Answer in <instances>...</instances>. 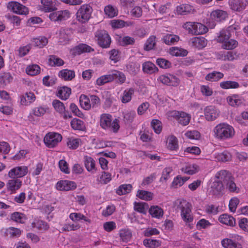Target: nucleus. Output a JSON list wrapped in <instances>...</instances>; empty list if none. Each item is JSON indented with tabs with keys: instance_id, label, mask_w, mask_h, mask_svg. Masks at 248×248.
<instances>
[{
	"instance_id": "obj_4",
	"label": "nucleus",
	"mask_w": 248,
	"mask_h": 248,
	"mask_svg": "<svg viewBox=\"0 0 248 248\" xmlns=\"http://www.w3.org/2000/svg\"><path fill=\"white\" fill-rule=\"evenodd\" d=\"M98 45L102 48H108L111 43V38L108 32L104 30H97L94 34Z\"/></svg>"
},
{
	"instance_id": "obj_56",
	"label": "nucleus",
	"mask_w": 248,
	"mask_h": 248,
	"mask_svg": "<svg viewBox=\"0 0 248 248\" xmlns=\"http://www.w3.org/2000/svg\"><path fill=\"white\" fill-rule=\"evenodd\" d=\"M157 64L161 68L167 69L171 67V62L164 58H158L156 60Z\"/></svg>"
},
{
	"instance_id": "obj_50",
	"label": "nucleus",
	"mask_w": 248,
	"mask_h": 248,
	"mask_svg": "<svg viewBox=\"0 0 248 248\" xmlns=\"http://www.w3.org/2000/svg\"><path fill=\"white\" fill-rule=\"evenodd\" d=\"M32 226L39 230H47L49 229V226L47 223L41 220H38L33 222L32 223Z\"/></svg>"
},
{
	"instance_id": "obj_1",
	"label": "nucleus",
	"mask_w": 248,
	"mask_h": 248,
	"mask_svg": "<svg viewBox=\"0 0 248 248\" xmlns=\"http://www.w3.org/2000/svg\"><path fill=\"white\" fill-rule=\"evenodd\" d=\"M215 137L220 140H226L232 137L234 135L233 128L226 123L217 124L214 128Z\"/></svg>"
},
{
	"instance_id": "obj_33",
	"label": "nucleus",
	"mask_w": 248,
	"mask_h": 248,
	"mask_svg": "<svg viewBox=\"0 0 248 248\" xmlns=\"http://www.w3.org/2000/svg\"><path fill=\"white\" fill-rule=\"evenodd\" d=\"M35 96L33 93H29L23 95L21 98V103L22 105H27L29 103H31L34 101Z\"/></svg>"
},
{
	"instance_id": "obj_22",
	"label": "nucleus",
	"mask_w": 248,
	"mask_h": 248,
	"mask_svg": "<svg viewBox=\"0 0 248 248\" xmlns=\"http://www.w3.org/2000/svg\"><path fill=\"white\" fill-rule=\"evenodd\" d=\"M71 93V88L66 86L61 87L58 92L57 96L62 100L67 99Z\"/></svg>"
},
{
	"instance_id": "obj_62",
	"label": "nucleus",
	"mask_w": 248,
	"mask_h": 248,
	"mask_svg": "<svg viewBox=\"0 0 248 248\" xmlns=\"http://www.w3.org/2000/svg\"><path fill=\"white\" fill-rule=\"evenodd\" d=\"M239 203V200L237 198L234 197L231 199L229 204V210L232 212H234Z\"/></svg>"
},
{
	"instance_id": "obj_12",
	"label": "nucleus",
	"mask_w": 248,
	"mask_h": 248,
	"mask_svg": "<svg viewBox=\"0 0 248 248\" xmlns=\"http://www.w3.org/2000/svg\"><path fill=\"white\" fill-rule=\"evenodd\" d=\"M42 7L40 9L46 13H50L57 10L56 0H41Z\"/></svg>"
},
{
	"instance_id": "obj_48",
	"label": "nucleus",
	"mask_w": 248,
	"mask_h": 248,
	"mask_svg": "<svg viewBox=\"0 0 248 248\" xmlns=\"http://www.w3.org/2000/svg\"><path fill=\"white\" fill-rule=\"evenodd\" d=\"M120 236L123 242H127L132 237V233L128 229L122 230L120 232Z\"/></svg>"
},
{
	"instance_id": "obj_57",
	"label": "nucleus",
	"mask_w": 248,
	"mask_h": 248,
	"mask_svg": "<svg viewBox=\"0 0 248 248\" xmlns=\"http://www.w3.org/2000/svg\"><path fill=\"white\" fill-rule=\"evenodd\" d=\"M216 158L219 161L226 162L231 159V155L229 152L224 151L222 153H218L216 155Z\"/></svg>"
},
{
	"instance_id": "obj_59",
	"label": "nucleus",
	"mask_w": 248,
	"mask_h": 248,
	"mask_svg": "<svg viewBox=\"0 0 248 248\" xmlns=\"http://www.w3.org/2000/svg\"><path fill=\"white\" fill-rule=\"evenodd\" d=\"M161 122L157 119H154L151 122V126L156 134H159L162 130Z\"/></svg>"
},
{
	"instance_id": "obj_40",
	"label": "nucleus",
	"mask_w": 248,
	"mask_h": 248,
	"mask_svg": "<svg viewBox=\"0 0 248 248\" xmlns=\"http://www.w3.org/2000/svg\"><path fill=\"white\" fill-rule=\"evenodd\" d=\"M132 188L130 184H123L119 186L116 193L119 195L126 194L131 191Z\"/></svg>"
},
{
	"instance_id": "obj_58",
	"label": "nucleus",
	"mask_w": 248,
	"mask_h": 248,
	"mask_svg": "<svg viewBox=\"0 0 248 248\" xmlns=\"http://www.w3.org/2000/svg\"><path fill=\"white\" fill-rule=\"evenodd\" d=\"M226 187L231 192L238 193L240 189L237 187L233 181V178H232L230 181L226 184Z\"/></svg>"
},
{
	"instance_id": "obj_8",
	"label": "nucleus",
	"mask_w": 248,
	"mask_h": 248,
	"mask_svg": "<svg viewBox=\"0 0 248 248\" xmlns=\"http://www.w3.org/2000/svg\"><path fill=\"white\" fill-rule=\"evenodd\" d=\"M7 7L10 10L16 14L27 16L29 14L28 8L17 2H9Z\"/></svg>"
},
{
	"instance_id": "obj_63",
	"label": "nucleus",
	"mask_w": 248,
	"mask_h": 248,
	"mask_svg": "<svg viewBox=\"0 0 248 248\" xmlns=\"http://www.w3.org/2000/svg\"><path fill=\"white\" fill-rule=\"evenodd\" d=\"M111 176L110 173L104 171L100 177V180L98 179V181L101 183L107 184L111 180Z\"/></svg>"
},
{
	"instance_id": "obj_60",
	"label": "nucleus",
	"mask_w": 248,
	"mask_h": 248,
	"mask_svg": "<svg viewBox=\"0 0 248 248\" xmlns=\"http://www.w3.org/2000/svg\"><path fill=\"white\" fill-rule=\"evenodd\" d=\"M111 25L113 28H121L129 25L127 22L122 20H113L111 21Z\"/></svg>"
},
{
	"instance_id": "obj_26",
	"label": "nucleus",
	"mask_w": 248,
	"mask_h": 248,
	"mask_svg": "<svg viewBox=\"0 0 248 248\" xmlns=\"http://www.w3.org/2000/svg\"><path fill=\"white\" fill-rule=\"evenodd\" d=\"M48 43L47 39L44 36H41L37 38H33L31 41L32 45L39 48H43Z\"/></svg>"
},
{
	"instance_id": "obj_19",
	"label": "nucleus",
	"mask_w": 248,
	"mask_h": 248,
	"mask_svg": "<svg viewBox=\"0 0 248 248\" xmlns=\"http://www.w3.org/2000/svg\"><path fill=\"white\" fill-rule=\"evenodd\" d=\"M84 162L88 171L94 173L96 171L95 162L92 157L87 155L84 156Z\"/></svg>"
},
{
	"instance_id": "obj_35",
	"label": "nucleus",
	"mask_w": 248,
	"mask_h": 248,
	"mask_svg": "<svg viewBox=\"0 0 248 248\" xmlns=\"http://www.w3.org/2000/svg\"><path fill=\"white\" fill-rule=\"evenodd\" d=\"M199 170V167L196 164L190 165L182 168V170L185 173L192 175L197 172Z\"/></svg>"
},
{
	"instance_id": "obj_24",
	"label": "nucleus",
	"mask_w": 248,
	"mask_h": 248,
	"mask_svg": "<svg viewBox=\"0 0 248 248\" xmlns=\"http://www.w3.org/2000/svg\"><path fill=\"white\" fill-rule=\"evenodd\" d=\"M221 244L224 248H242L241 245L231 239H224Z\"/></svg>"
},
{
	"instance_id": "obj_39",
	"label": "nucleus",
	"mask_w": 248,
	"mask_h": 248,
	"mask_svg": "<svg viewBox=\"0 0 248 248\" xmlns=\"http://www.w3.org/2000/svg\"><path fill=\"white\" fill-rule=\"evenodd\" d=\"M223 74L219 72H213L209 73L205 77L207 80L215 81H217L223 77Z\"/></svg>"
},
{
	"instance_id": "obj_10",
	"label": "nucleus",
	"mask_w": 248,
	"mask_h": 248,
	"mask_svg": "<svg viewBox=\"0 0 248 248\" xmlns=\"http://www.w3.org/2000/svg\"><path fill=\"white\" fill-rule=\"evenodd\" d=\"M158 79L164 84L172 86H177L180 83L179 79L176 76L171 74L161 75Z\"/></svg>"
},
{
	"instance_id": "obj_15",
	"label": "nucleus",
	"mask_w": 248,
	"mask_h": 248,
	"mask_svg": "<svg viewBox=\"0 0 248 248\" xmlns=\"http://www.w3.org/2000/svg\"><path fill=\"white\" fill-rule=\"evenodd\" d=\"M190 213V204L189 202L182 206L181 215L182 219L185 222H190L193 220V217L191 216Z\"/></svg>"
},
{
	"instance_id": "obj_14",
	"label": "nucleus",
	"mask_w": 248,
	"mask_h": 248,
	"mask_svg": "<svg viewBox=\"0 0 248 248\" xmlns=\"http://www.w3.org/2000/svg\"><path fill=\"white\" fill-rule=\"evenodd\" d=\"M93 51H94V49L90 46L86 44H81L72 48L71 52L72 55L76 56L83 53L90 52Z\"/></svg>"
},
{
	"instance_id": "obj_28",
	"label": "nucleus",
	"mask_w": 248,
	"mask_h": 248,
	"mask_svg": "<svg viewBox=\"0 0 248 248\" xmlns=\"http://www.w3.org/2000/svg\"><path fill=\"white\" fill-rule=\"evenodd\" d=\"M143 245L148 248H157L161 246V242L152 239H145L143 242Z\"/></svg>"
},
{
	"instance_id": "obj_11",
	"label": "nucleus",
	"mask_w": 248,
	"mask_h": 248,
	"mask_svg": "<svg viewBox=\"0 0 248 248\" xmlns=\"http://www.w3.org/2000/svg\"><path fill=\"white\" fill-rule=\"evenodd\" d=\"M76 187L77 185L74 182L66 180L60 181L56 185V188L59 190L69 191L74 190Z\"/></svg>"
},
{
	"instance_id": "obj_34",
	"label": "nucleus",
	"mask_w": 248,
	"mask_h": 248,
	"mask_svg": "<svg viewBox=\"0 0 248 248\" xmlns=\"http://www.w3.org/2000/svg\"><path fill=\"white\" fill-rule=\"evenodd\" d=\"M188 177H181L177 176L175 177L171 184L172 187L177 188L181 186L184 184L188 180Z\"/></svg>"
},
{
	"instance_id": "obj_38",
	"label": "nucleus",
	"mask_w": 248,
	"mask_h": 248,
	"mask_svg": "<svg viewBox=\"0 0 248 248\" xmlns=\"http://www.w3.org/2000/svg\"><path fill=\"white\" fill-rule=\"evenodd\" d=\"M162 40L166 44L171 45L179 40V37L177 35L167 34L163 38Z\"/></svg>"
},
{
	"instance_id": "obj_18",
	"label": "nucleus",
	"mask_w": 248,
	"mask_h": 248,
	"mask_svg": "<svg viewBox=\"0 0 248 248\" xmlns=\"http://www.w3.org/2000/svg\"><path fill=\"white\" fill-rule=\"evenodd\" d=\"M58 76L65 81H70L75 78V73L74 70L65 69L61 70L59 72Z\"/></svg>"
},
{
	"instance_id": "obj_36",
	"label": "nucleus",
	"mask_w": 248,
	"mask_h": 248,
	"mask_svg": "<svg viewBox=\"0 0 248 248\" xmlns=\"http://www.w3.org/2000/svg\"><path fill=\"white\" fill-rule=\"evenodd\" d=\"M137 196L140 199L145 201H150L153 199V194L148 191L139 190Z\"/></svg>"
},
{
	"instance_id": "obj_6",
	"label": "nucleus",
	"mask_w": 248,
	"mask_h": 248,
	"mask_svg": "<svg viewBox=\"0 0 248 248\" xmlns=\"http://www.w3.org/2000/svg\"><path fill=\"white\" fill-rule=\"evenodd\" d=\"M62 140V136L58 133L50 132L44 138V143L48 148H53Z\"/></svg>"
},
{
	"instance_id": "obj_2",
	"label": "nucleus",
	"mask_w": 248,
	"mask_h": 248,
	"mask_svg": "<svg viewBox=\"0 0 248 248\" xmlns=\"http://www.w3.org/2000/svg\"><path fill=\"white\" fill-rule=\"evenodd\" d=\"M113 80H117V82L123 83L125 80L124 74L117 70L112 71L109 74L102 76L96 80V84L101 86L104 84L112 81Z\"/></svg>"
},
{
	"instance_id": "obj_32",
	"label": "nucleus",
	"mask_w": 248,
	"mask_h": 248,
	"mask_svg": "<svg viewBox=\"0 0 248 248\" xmlns=\"http://www.w3.org/2000/svg\"><path fill=\"white\" fill-rule=\"evenodd\" d=\"M148 208L149 206L147 203L137 202L134 203V210L140 213L146 214Z\"/></svg>"
},
{
	"instance_id": "obj_30",
	"label": "nucleus",
	"mask_w": 248,
	"mask_h": 248,
	"mask_svg": "<svg viewBox=\"0 0 248 248\" xmlns=\"http://www.w3.org/2000/svg\"><path fill=\"white\" fill-rule=\"evenodd\" d=\"M48 63L51 66H60L64 64V61L55 55H50L48 59Z\"/></svg>"
},
{
	"instance_id": "obj_44",
	"label": "nucleus",
	"mask_w": 248,
	"mask_h": 248,
	"mask_svg": "<svg viewBox=\"0 0 248 248\" xmlns=\"http://www.w3.org/2000/svg\"><path fill=\"white\" fill-rule=\"evenodd\" d=\"M40 68L37 64H32L29 65L26 69V72L27 74L31 76H35L39 73Z\"/></svg>"
},
{
	"instance_id": "obj_53",
	"label": "nucleus",
	"mask_w": 248,
	"mask_h": 248,
	"mask_svg": "<svg viewBox=\"0 0 248 248\" xmlns=\"http://www.w3.org/2000/svg\"><path fill=\"white\" fill-rule=\"evenodd\" d=\"M52 106L55 110L60 113H62L65 108L64 104L59 100L55 99L52 102Z\"/></svg>"
},
{
	"instance_id": "obj_21",
	"label": "nucleus",
	"mask_w": 248,
	"mask_h": 248,
	"mask_svg": "<svg viewBox=\"0 0 248 248\" xmlns=\"http://www.w3.org/2000/svg\"><path fill=\"white\" fill-rule=\"evenodd\" d=\"M218 220L221 223L230 226H233L235 224V218L227 214H223L220 216Z\"/></svg>"
},
{
	"instance_id": "obj_37",
	"label": "nucleus",
	"mask_w": 248,
	"mask_h": 248,
	"mask_svg": "<svg viewBox=\"0 0 248 248\" xmlns=\"http://www.w3.org/2000/svg\"><path fill=\"white\" fill-rule=\"evenodd\" d=\"M69 40L68 34L66 33L65 29H62L60 30L59 33L58 43L62 45H64L68 43Z\"/></svg>"
},
{
	"instance_id": "obj_29",
	"label": "nucleus",
	"mask_w": 248,
	"mask_h": 248,
	"mask_svg": "<svg viewBox=\"0 0 248 248\" xmlns=\"http://www.w3.org/2000/svg\"><path fill=\"white\" fill-rule=\"evenodd\" d=\"M231 34L229 30H222L219 32L217 41L222 44L227 41L231 37Z\"/></svg>"
},
{
	"instance_id": "obj_5",
	"label": "nucleus",
	"mask_w": 248,
	"mask_h": 248,
	"mask_svg": "<svg viewBox=\"0 0 248 248\" xmlns=\"http://www.w3.org/2000/svg\"><path fill=\"white\" fill-rule=\"evenodd\" d=\"M183 27L188 30L189 32L195 35L204 34L208 31L205 26L198 22H186Z\"/></svg>"
},
{
	"instance_id": "obj_23",
	"label": "nucleus",
	"mask_w": 248,
	"mask_h": 248,
	"mask_svg": "<svg viewBox=\"0 0 248 248\" xmlns=\"http://www.w3.org/2000/svg\"><path fill=\"white\" fill-rule=\"evenodd\" d=\"M22 185V181L18 178H12L8 181L7 187L11 191H15L19 189Z\"/></svg>"
},
{
	"instance_id": "obj_41",
	"label": "nucleus",
	"mask_w": 248,
	"mask_h": 248,
	"mask_svg": "<svg viewBox=\"0 0 248 248\" xmlns=\"http://www.w3.org/2000/svg\"><path fill=\"white\" fill-rule=\"evenodd\" d=\"M11 219L16 222L24 223L27 217L26 216L19 212H15L11 216Z\"/></svg>"
},
{
	"instance_id": "obj_9",
	"label": "nucleus",
	"mask_w": 248,
	"mask_h": 248,
	"mask_svg": "<svg viewBox=\"0 0 248 248\" xmlns=\"http://www.w3.org/2000/svg\"><path fill=\"white\" fill-rule=\"evenodd\" d=\"M28 172L27 166H21L12 169L8 172V176L11 178H21L25 176Z\"/></svg>"
},
{
	"instance_id": "obj_13",
	"label": "nucleus",
	"mask_w": 248,
	"mask_h": 248,
	"mask_svg": "<svg viewBox=\"0 0 248 248\" xmlns=\"http://www.w3.org/2000/svg\"><path fill=\"white\" fill-rule=\"evenodd\" d=\"M205 118L207 121H214L218 116L219 111L214 106L206 107L204 108Z\"/></svg>"
},
{
	"instance_id": "obj_17",
	"label": "nucleus",
	"mask_w": 248,
	"mask_h": 248,
	"mask_svg": "<svg viewBox=\"0 0 248 248\" xmlns=\"http://www.w3.org/2000/svg\"><path fill=\"white\" fill-rule=\"evenodd\" d=\"M216 178L218 181H222L224 185H226L232 178L231 174L225 170L218 172L216 175Z\"/></svg>"
},
{
	"instance_id": "obj_31",
	"label": "nucleus",
	"mask_w": 248,
	"mask_h": 248,
	"mask_svg": "<svg viewBox=\"0 0 248 248\" xmlns=\"http://www.w3.org/2000/svg\"><path fill=\"white\" fill-rule=\"evenodd\" d=\"M93 11V9L88 4H84L81 6L78 10L77 16H91Z\"/></svg>"
},
{
	"instance_id": "obj_51",
	"label": "nucleus",
	"mask_w": 248,
	"mask_h": 248,
	"mask_svg": "<svg viewBox=\"0 0 248 248\" xmlns=\"http://www.w3.org/2000/svg\"><path fill=\"white\" fill-rule=\"evenodd\" d=\"M220 86L224 89L230 88H237L239 87V84L235 81H226L220 83Z\"/></svg>"
},
{
	"instance_id": "obj_52",
	"label": "nucleus",
	"mask_w": 248,
	"mask_h": 248,
	"mask_svg": "<svg viewBox=\"0 0 248 248\" xmlns=\"http://www.w3.org/2000/svg\"><path fill=\"white\" fill-rule=\"evenodd\" d=\"M168 147L171 150H176L178 148V140L174 136H171L169 137Z\"/></svg>"
},
{
	"instance_id": "obj_16",
	"label": "nucleus",
	"mask_w": 248,
	"mask_h": 248,
	"mask_svg": "<svg viewBox=\"0 0 248 248\" xmlns=\"http://www.w3.org/2000/svg\"><path fill=\"white\" fill-rule=\"evenodd\" d=\"M193 6L187 4H183L176 7V12L178 15H186L193 14Z\"/></svg>"
},
{
	"instance_id": "obj_43",
	"label": "nucleus",
	"mask_w": 248,
	"mask_h": 248,
	"mask_svg": "<svg viewBox=\"0 0 248 248\" xmlns=\"http://www.w3.org/2000/svg\"><path fill=\"white\" fill-rule=\"evenodd\" d=\"M79 102L81 107L86 110L89 109L91 107L90 98H88L85 95L82 94L80 96Z\"/></svg>"
},
{
	"instance_id": "obj_49",
	"label": "nucleus",
	"mask_w": 248,
	"mask_h": 248,
	"mask_svg": "<svg viewBox=\"0 0 248 248\" xmlns=\"http://www.w3.org/2000/svg\"><path fill=\"white\" fill-rule=\"evenodd\" d=\"M80 142V139H76L72 137L68 139L67 144L70 149H76L78 147Z\"/></svg>"
},
{
	"instance_id": "obj_55",
	"label": "nucleus",
	"mask_w": 248,
	"mask_h": 248,
	"mask_svg": "<svg viewBox=\"0 0 248 248\" xmlns=\"http://www.w3.org/2000/svg\"><path fill=\"white\" fill-rule=\"evenodd\" d=\"M104 12L106 16H117L118 9L111 5H108L105 7Z\"/></svg>"
},
{
	"instance_id": "obj_45",
	"label": "nucleus",
	"mask_w": 248,
	"mask_h": 248,
	"mask_svg": "<svg viewBox=\"0 0 248 248\" xmlns=\"http://www.w3.org/2000/svg\"><path fill=\"white\" fill-rule=\"evenodd\" d=\"M193 45L199 48L204 47L206 45V40L204 38L194 37L192 39Z\"/></svg>"
},
{
	"instance_id": "obj_3",
	"label": "nucleus",
	"mask_w": 248,
	"mask_h": 248,
	"mask_svg": "<svg viewBox=\"0 0 248 248\" xmlns=\"http://www.w3.org/2000/svg\"><path fill=\"white\" fill-rule=\"evenodd\" d=\"M119 122L117 119L112 122V116L108 114H103L100 116V124L101 127L104 129L111 130L115 133L120 128Z\"/></svg>"
},
{
	"instance_id": "obj_61",
	"label": "nucleus",
	"mask_w": 248,
	"mask_h": 248,
	"mask_svg": "<svg viewBox=\"0 0 248 248\" xmlns=\"http://www.w3.org/2000/svg\"><path fill=\"white\" fill-rule=\"evenodd\" d=\"M185 136L191 140H198L200 137V133L197 130L188 131L185 133Z\"/></svg>"
},
{
	"instance_id": "obj_47",
	"label": "nucleus",
	"mask_w": 248,
	"mask_h": 248,
	"mask_svg": "<svg viewBox=\"0 0 248 248\" xmlns=\"http://www.w3.org/2000/svg\"><path fill=\"white\" fill-rule=\"evenodd\" d=\"M229 104L232 106H239L243 104V100L236 96H229L227 98Z\"/></svg>"
},
{
	"instance_id": "obj_7",
	"label": "nucleus",
	"mask_w": 248,
	"mask_h": 248,
	"mask_svg": "<svg viewBox=\"0 0 248 248\" xmlns=\"http://www.w3.org/2000/svg\"><path fill=\"white\" fill-rule=\"evenodd\" d=\"M169 116L176 119L178 123L183 125H187L191 119V117L188 114L183 111L180 112L176 110L170 111Z\"/></svg>"
},
{
	"instance_id": "obj_42",
	"label": "nucleus",
	"mask_w": 248,
	"mask_h": 248,
	"mask_svg": "<svg viewBox=\"0 0 248 248\" xmlns=\"http://www.w3.org/2000/svg\"><path fill=\"white\" fill-rule=\"evenodd\" d=\"M156 37L155 36H151L146 41L144 49L146 51H149L154 48L156 44L155 42Z\"/></svg>"
},
{
	"instance_id": "obj_20",
	"label": "nucleus",
	"mask_w": 248,
	"mask_h": 248,
	"mask_svg": "<svg viewBox=\"0 0 248 248\" xmlns=\"http://www.w3.org/2000/svg\"><path fill=\"white\" fill-rule=\"evenodd\" d=\"M142 70L144 73L152 74L158 71V68L150 62H146L142 64Z\"/></svg>"
},
{
	"instance_id": "obj_46",
	"label": "nucleus",
	"mask_w": 248,
	"mask_h": 248,
	"mask_svg": "<svg viewBox=\"0 0 248 248\" xmlns=\"http://www.w3.org/2000/svg\"><path fill=\"white\" fill-rule=\"evenodd\" d=\"M238 45V42L234 39H230L224 42L222 45V47L225 49H233L236 47Z\"/></svg>"
},
{
	"instance_id": "obj_54",
	"label": "nucleus",
	"mask_w": 248,
	"mask_h": 248,
	"mask_svg": "<svg viewBox=\"0 0 248 248\" xmlns=\"http://www.w3.org/2000/svg\"><path fill=\"white\" fill-rule=\"evenodd\" d=\"M134 93V90L133 88H130L128 90H125L123 93L122 98V102L126 103L131 100V96Z\"/></svg>"
},
{
	"instance_id": "obj_25",
	"label": "nucleus",
	"mask_w": 248,
	"mask_h": 248,
	"mask_svg": "<svg viewBox=\"0 0 248 248\" xmlns=\"http://www.w3.org/2000/svg\"><path fill=\"white\" fill-rule=\"evenodd\" d=\"M149 214L153 217L160 218L163 215V209L158 206H152L149 210Z\"/></svg>"
},
{
	"instance_id": "obj_27",
	"label": "nucleus",
	"mask_w": 248,
	"mask_h": 248,
	"mask_svg": "<svg viewBox=\"0 0 248 248\" xmlns=\"http://www.w3.org/2000/svg\"><path fill=\"white\" fill-rule=\"evenodd\" d=\"M71 126L75 130L84 131L85 125L84 122L78 119H73L71 122Z\"/></svg>"
},
{
	"instance_id": "obj_64",
	"label": "nucleus",
	"mask_w": 248,
	"mask_h": 248,
	"mask_svg": "<svg viewBox=\"0 0 248 248\" xmlns=\"http://www.w3.org/2000/svg\"><path fill=\"white\" fill-rule=\"evenodd\" d=\"M231 8L235 11H241L244 9L243 5L238 0H234L231 2Z\"/></svg>"
}]
</instances>
